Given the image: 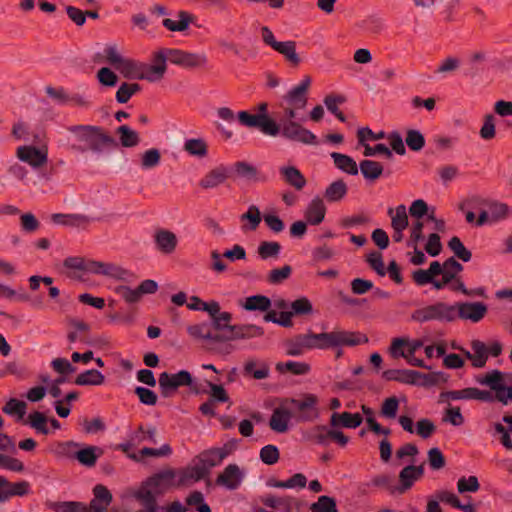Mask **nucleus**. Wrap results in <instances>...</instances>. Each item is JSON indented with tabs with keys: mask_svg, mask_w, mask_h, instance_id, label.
<instances>
[{
	"mask_svg": "<svg viewBox=\"0 0 512 512\" xmlns=\"http://www.w3.org/2000/svg\"><path fill=\"white\" fill-rule=\"evenodd\" d=\"M67 131L75 141L71 149L77 152L101 153L106 148L118 146L117 141L101 126L71 125L67 127Z\"/></svg>",
	"mask_w": 512,
	"mask_h": 512,
	"instance_id": "obj_1",
	"label": "nucleus"
},
{
	"mask_svg": "<svg viewBox=\"0 0 512 512\" xmlns=\"http://www.w3.org/2000/svg\"><path fill=\"white\" fill-rule=\"evenodd\" d=\"M314 349H329L340 346H357L368 342V337L360 332L334 329L331 332L311 333Z\"/></svg>",
	"mask_w": 512,
	"mask_h": 512,
	"instance_id": "obj_2",
	"label": "nucleus"
},
{
	"mask_svg": "<svg viewBox=\"0 0 512 512\" xmlns=\"http://www.w3.org/2000/svg\"><path fill=\"white\" fill-rule=\"evenodd\" d=\"M257 113L251 114L247 111H240L237 114L241 125L248 128H258L263 134L276 137L280 133L278 123L268 115V104L261 102L256 107Z\"/></svg>",
	"mask_w": 512,
	"mask_h": 512,
	"instance_id": "obj_3",
	"label": "nucleus"
},
{
	"mask_svg": "<svg viewBox=\"0 0 512 512\" xmlns=\"http://www.w3.org/2000/svg\"><path fill=\"white\" fill-rule=\"evenodd\" d=\"M477 382L488 386L493 392V400H497L503 405L512 402V374L492 370L483 377L478 378Z\"/></svg>",
	"mask_w": 512,
	"mask_h": 512,
	"instance_id": "obj_4",
	"label": "nucleus"
},
{
	"mask_svg": "<svg viewBox=\"0 0 512 512\" xmlns=\"http://www.w3.org/2000/svg\"><path fill=\"white\" fill-rule=\"evenodd\" d=\"M458 277L454 273L443 269L438 261H433L427 270L419 269L412 273L413 281L419 285L432 284L436 290L443 289Z\"/></svg>",
	"mask_w": 512,
	"mask_h": 512,
	"instance_id": "obj_5",
	"label": "nucleus"
},
{
	"mask_svg": "<svg viewBox=\"0 0 512 512\" xmlns=\"http://www.w3.org/2000/svg\"><path fill=\"white\" fill-rule=\"evenodd\" d=\"M285 404L290 405L297 422H314L320 417L319 398L315 394L305 393L298 399H287Z\"/></svg>",
	"mask_w": 512,
	"mask_h": 512,
	"instance_id": "obj_6",
	"label": "nucleus"
},
{
	"mask_svg": "<svg viewBox=\"0 0 512 512\" xmlns=\"http://www.w3.org/2000/svg\"><path fill=\"white\" fill-rule=\"evenodd\" d=\"M455 311L454 304L436 302L415 310L411 318L419 323L428 321L453 322L455 321Z\"/></svg>",
	"mask_w": 512,
	"mask_h": 512,
	"instance_id": "obj_7",
	"label": "nucleus"
},
{
	"mask_svg": "<svg viewBox=\"0 0 512 512\" xmlns=\"http://www.w3.org/2000/svg\"><path fill=\"white\" fill-rule=\"evenodd\" d=\"M117 70L128 79L146 80L154 83L159 81L160 68L152 64L135 61L125 58Z\"/></svg>",
	"mask_w": 512,
	"mask_h": 512,
	"instance_id": "obj_8",
	"label": "nucleus"
},
{
	"mask_svg": "<svg viewBox=\"0 0 512 512\" xmlns=\"http://www.w3.org/2000/svg\"><path fill=\"white\" fill-rule=\"evenodd\" d=\"M192 382V375L186 370H181L175 374L162 372L158 378L159 389L165 398L170 397L179 387H192Z\"/></svg>",
	"mask_w": 512,
	"mask_h": 512,
	"instance_id": "obj_9",
	"label": "nucleus"
},
{
	"mask_svg": "<svg viewBox=\"0 0 512 512\" xmlns=\"http://www.w3.org/2000/svg\"><path fill=\"white\" fill-rule=\"evenodd\" d=\"M282 137L289 141L299 142L305 145H316L317 137L310 130L304 128L298 122L278 123Z\"/></svg>",
	"mask_w": 512,
	"mask_h": 512,
	"instance_id": "obj_10",
	"label": "nucleus"
},
{
	"mask_svg": "<svg viewBox=\"0 0 512 512\" xmlns=\"http://www.w3.org/2000/svg\"><path fill=\"white\" fill-rule=\"evenodd\" d=\"M455 320L460 318L472 323L480 322L487 314V305L483 302H458L454 304Z\"/></svg>",
	"mask_w": 512,
	"mask_h": 512,
	"instance_id": "obj_11",
	"label": "nucleus"
},
{
	"mask_svg": "<svg viewBox=\"0 0 512 512\" xmlns=\"http://www.w3.org/2000/svg\"><path fill=\"white\" fill-rule=\"evenodd\" d=\"M449 400H480L483 402H491L493 401V394L490 391L480 390L475 387L445 391L440 394V402Z\"/></svg>",
	"mask_w": 512,
	"mask_h": 512,
	"instance_id": "obj_12",
	"label": "nucleus"
},
{
	"mask_svg": "<svg viewBox=\"0 0 512 512\" xmlns=\"http://www.w3.org/2000/svg\"><path fill=\"white\" fill-rule=\"evenodd\" d=\"M175 478L176 471L168 468L153 474L142 485L156 494H163L170 487L175 486Z\"/></svg>",
	"mask_w": 512,
	"mask_h": 512,
	"instance_id": "obj_13",
	"label": "nucleus"
},
{
	"mask_svg": "<svg viewBox=\"0 0 512 512\" xmlns=\"http://www.w3.org/2000/svg\"><path fill=\"white\" fill-rule=\"evenodd\" d=\"M311 84V78L310 76H305L303 80L295 87H293L291 90L288 91V93L284 96V104L304 109L307 105V91Z\"/></svg>",
	"mask_w": 512,
	"mask_h": 512,
	"instance_id": "obj_14",
	"label": "nucleus"
},
{
	"mask_svg": "<svg viewBox=\"0 0 512 512\" xmlns=\"http://www.w3.org/2000/svg\"><path fill=\"white\" fill-rule=\"evenodd\" d=\"M424 474V465L419 466L408 465L404 467L399 473V485L395 490H398V494H404L406 491L412 488L414 483L419 480Z\"/></svg>",
	"mask_w": 512,
	"mask_h": 512,
	"instance_id": "obj_15",
	"label": "nucleus"
},
{
	"mask_svg": "<svg viewBox=\"0 0 512 512\" xmlns=\"http://www.w3.org/2000/svg\"><path fill=\"white\" fill-rule=\"evenodd\" d=\"M285 352L288 356H301L308 350L314 349L311 332L298 334L284 342Z\"/></svg>",
	"mask_w": 512,
	"mask_h": 512,
	"instance_id": "obj_16",
	"label": "nucleus"
},
{
	"mask_svg": "<svg viewBox=\"0 0 512 512\" xmlns=\"http://www.w3.org/2000/svg\"><path fill=\"white\" fill-rule=\"evenodd\" d=\"M183 50L180 49H161L153 54V62L155 67L161 69L159 72V81L163 79L167 65L166 62L170 61L175 65H179Z\"/></svg>",
	"mask_w": 512,
	"mask_h": 512,
	"instance_id": "obj_17",
	"label": "nucleus"
},
{
	"mask_svg": "<svg viewBox=\"0 0 512 512\" xmlns=\"http://www.w3.org/2000/svg\"><path fill=\"white\" fill-rule=\"evenodd\" d=\"M387 381H397L404 384H418L426 375L419 371L408 369H389L382 373Z\"/></svg>",
	"mask_w": 512,
	"mask_h": 512,
	"instance_id": "obj_18",
	"label": "nucleus"
},
{
	"mask_svg": "<svg viewBox=\"0 0 512 512\" xmlns=\"http://www.w3.org/2000/svg\"><path fill=\"white\" fill-rule=\"evenodd\" d=\"M154 241L157 250L165 255L174 253L178 245L176 234L166 229L157 230L154 234Z\"/></svg>",
	"mask_w": 512,
	"mask_h": 512,
	"instance_id": "obj_19",
	"label": "nucleus"
},
{
	"mask_svg": "<svg viewBox=\"0 0 512 512\" xmlns=\"http://www.w3.org/2000/svg\"><path fill=\"white\" fill-rule=\"evenodd\" d=\"M17 157L31 165L33 168H39L47 162V152L33 146H20L17 148Z\"/></svg>",
	"mask_w": 512,
	"mask_h": 512,
	"instance_id": "obj_20",
	"label": "nucleus"
},
{
	"mask_svg": "<svg viewBox=\"0 0 512 512\" xmlns=\"http://www.w3.org/2000/svg\"><path fill=\"white\" fill-rule=\"evenodd\" d=\"M243 479V474L236 464H229L223 472L218 475L216 483L226 487L229 490H235L239 487Z\"/></svg>",
	"mask_w": 512,
	"mask_h": 512,
	"instance_id": "obj_21",
	"label": "nucleus"
},
{
	"mask_svg": "<svg viewBox=\"0 0 512 512\" xmlns=\"http://www.w3.org/2000/svg\"><path fill=\"white\" fill-rule=\"evenodd\" d=\"M292 417V411L284 405H281L273 410L269 420V426L274 432L285 433L289 429V422Z\"/></svg>",
	"mask_w": 512,
	"mask_h": 512,
	"instance_id": "obj_22",
	"label": "nucleus"
},
{
	"mask_svg": "<svg viewBox=\"0 0 512 512\" xmlns=\"http://www.w3.org/2000/svg\"><path fill=\"white\" fill-rule=\"evenodd\" d=\"M224 459V453H222L219 448H211L197 456L196 464L200 469L205 471V475L207 476L210 473V469L220 465Z\"/></svg>",
	"mask_w": 512,
	"mask_h": 512,
	"instance_id": "obj_23",
	"label": "nucleus"
},
{
	"mask_svg": "<svg viewBox=\"0 0 512 512\" xmlns=\"http://www.w3.org/2000/svg\"><path fill=\"white\" fill-rule=\"evenodd\" d=\"M68 324L70 331L67 334V339L70 343L80 341L84 344H91L88 339L90 326L86 322L72 318L68 320Z\"/></svg>",
	"mask_w": 512,
	"mask_h": 512,
	"instance_id": "obj_24",
	"label": "nucleus"
},
{
	"mask_svg": "<svg viewBox=\"0 0 512 512\" xmlns=\"http://www.w3.org/2000/svg\"><path fill=\"white\" fill-rule=\"evenodd\" d=\"M177 475L178 479L175 480V487H187L206 477L205 471L200 469L196 463L191 467L176 472Z\"/></svg>",
	"mask_w": 512,
	"mask_h": 512,
	"instance_id": "obj_25",
	"label": "nucleus"
},
{
	"mask_svg": "<svg viewBox=\"0 0 512 512\" xmlns=\"http://www.w3.org/2000/svg\"><path fill=\"white\" fill-rule=\"evenodd\" d=\"M363 422V418L359 413L350 412H334L330 416L329 424L331 426H339L340 428L355 429Z\"/></svg>",
	"mask_w": 512,
	"mask_h": 512,
	"instance_id": "obj_26",
	"label": "nucleus"
},
{
	"mask_svg": "<svg viewBox=\"0 0 512 512\" xmlns=\"http://www.w3.org/2000/svg\"><path fill=\"white\" fill-rule=\"evenodd\" d=\"M279 173L283 181L295 190L300 191L306 186V179L301 171L295 166H282Z\"/></svg>",
	"mask_w": 512,
	"mask_h": 512,
	"instance_id": "obj_27",
	"label": "nucleus"
},
{
	"mask_svg": "<svg viewBox=\"0 0 512 512\" xmlns=\"http://www.w3.org/2000/svg\"><path fill=\"white\" fill-rule=\"evenodd\" d=\"M228 178V168L224 165H219L210 170L199 182V185L204 189L216 188L223 184Z\"/></svg>",
	"mask_w": 512,
	"mask_h": 512,
	"instance_id": "obj_28",
	"label": "nucleus"
},
{
	"mask_svg": "<svg viewBox=\"0 0 512 512\" xmlns=\"http://www.w3.org/2000/svg\"><path fill=\"white\" fill-rule=\"evenodd\" d=\"M325 213L326 207L323 200L319 197H315L308 204L305 211V218L309 224L318 225L324 220Z\"/></svg>",
	"mask_w": 512,
	"mask_h": 512,
	"instance_id": "obj_29",
	"label": "nucleus"
},
{
	"mask_svg": "<svg viewBox=\"0 0 512 512\" xmlns=\"http://www.w3.org/2000/svg\"><path fill=\"white\" fill-rule=\"evenodd\" d=\"M51 220L55 224L70 226V227H85L91 222V218L83 214H52Z\"/></svg>",
	"mask_w": 512,
	"mask_h": 512,
	"instance_id": "obj_30",
	"label": "nucleus"
},
{
	"mask_svg": "<svg viewBox=\"0 0 512 512\" xmlns=\"http://www.w3.org/2000/svg\"><path fill=\"white\" fill-rule=\"evenodd\" d=\"M243 372L245 375L252 376L257 380H262L269 376L270 368L269 365L263 361L249 359L244 364Z\"/></svg>",
	"mask_w": 512,
	"mask_h": 512,
	"instance_id": "obj_31",
	"label": "nucleus"
},
{
	"mask_svg": "<svg viewBox=\"0 0 512 512\" xmlns=\"http://www.w3.org/2000/svg\"><path fill=\"white\" fill-rule=\"evenodd\" d=\"M178 21L166 18L162 21V25L172 32H183L188 29L190 23L193 22L194 16L187 11L181 10L177 13Z\"/></svg>",
	"mask_w": 512,
	"mask_h": 512,
	"instance_id": "obj_32",
	"label": "nucleus"
},
{
	"mask_svg": "<svg viewBox=\"0 0 512 512\" xmlns=\"http://www.w3.org/2000/svg\"><path fill=\"white\" fill-rule=\"evenodd\" d=\"M273 50L281 54L292 66H298L301 63V58L296 52L295 41H279Z\"/></svg>",
	"mask_w": 512,
	"mask_h": 512,
	"instance_id": "obj_33",
	"label": "nucleus"
},
{
	"mask_svg": "<svg viewBox=\"0 0 512 512\" xmlns=\"http://www.w3.org/2000/svg\"><path fill=\"white\" fill-rule=\"evenodd\" d=\"M263 335V329L256 325H233L231 327V334H229L228 338L237 340V339H249L260 337Z\"/></svg>",
	"mask_w": 512,
	"mask_h": 512,
	"instance_id": "obj_34",
	"label": "nucleus"
},
{
	"mask_svg": "<svg viewBox=\"0 0 512 512\" xmlns=\"http://www.w3.org/2000/svg\"><path fill=\"white\" fill-rule=\"evenodd\" d=\"M102 275L128 283L136 280V276L132 272L113 263L104 262Z\"/></svg>",
	"mask_w": 512,
	"mask_h": 512,
	"instance_id": "obj_35",
	"label": "nucleus"
},
{
	"mask_svg": "<svg viewBox=\"0 0 512 512\" xmlns=\"http://www.w3.org/2000/svg\"><path fill=\"white\" fill-rule=\"evenodd\" d=\"M387 214L391 219L392 229H406L408 227L409 219L404 204H400L396 208H388Z\"/></svg>",
	"mask_w": 512,
	"mask_h": 512,
	"instance_id": "obj_36",
	"label": "nucleus"
},
{
	"mask_svg": "<svg viewBox=\"0 0 512 512\" xmlns=\"http://www.w3.org/2000/svg\"><path fill=\"white\" fill-rule=\"evenodd\" d=\"M347 192L348 187L346 183L341 179L336 180L328 185V187L325 189L324 198L331 203L339 202L345 198Z\"/></svg>",
	"mask_w": 512,
	"mask_h": 512,
	"instance_id": "obj_37",
	"label": "nucleus"
},
{
	"mask_svg": "<svg viewBox=\"0 0 512 512\" xmlns=\"http://www.w3.org/2000/svg\"><path fill=\"white\" fill-rule=\"evenodd\" d=\"M331 158L334 161V165L341 171L349 174V175H357L358 174V166L355 160L345 154L333 152L331 153Z\"/></svg>",
	"mask_w": 512,
	"mask_h": 512,
	"instance_id": "obj_38",
	"label": "nucleus"
},
{
	"mask_svg": "<svg viewBox=\"0 0 512 512\" xmlns=\"http://www.w3.org/2000/svg\"><path fill=\"white\" fill-rule=\"evenodd\" d=\"M472 349V366L474 368H482L486 365L488 360V347L480 340H473L471 342Z\"/></svg>",
	"mask_w": 512,
	"mask_h": 512,
	"instance_id": "obj_39",
	"label": "nucleus"
},
{
	"mask_svg": "<svg viewBox=\"0 0 512 512\" xmlns=\"http://www.w3.org/2000/svg\"><path fill=\"white\" fill-rule=\"evenodd\" d=\"M360 171L363 177L370 182H374L383 173V165L373 160H362L359 164Z\"/></svg>",
	"mask_w": 512,
	"mask_h": 512,
	"instance_id": "obj_40",
	"label": "nucleus"
},
{
	"mask_svg": "<svg viewBox=\"0 0 512 512\" xmlns=\"http://www.w3.org/2000/svg\"><path fill=\"white\" fill-rule=\"evenodd\" d=\"M241 307L247 311H268L271 307V300L267 296L264 295H253L249 296L245 299L243 303L240 304Z\"/></svg>",
	"mask_w": 512,
	"mask_h": 512,
	"instance_id": "obj_41",
	"label": "nucleus"
},
{
	"mask_svg": "<svg viewBox=\"0 0 512 512\" xmlns=\"http://www.w3.org/2000/svg\"><path fill=\"white\" fill-rule=\"evenodd\" d=\"M184 150L191 156L204 158L208 155V144L203 138L187 139Z\"/></svg>",
	"mask_w": 512,
	"mask_h": 512,
	"instance_id": "obj_42",
	"label": "nucleus"
},
{
	"mask_svg": "<svg viewBox=\"0 0 512 512\" xmlns=\"http://www.w3.org/2000/svg\"><path fill=\"white\" fill-rule=\"evenodd\" d=\"M208 63V58L204 53H191L183 51L179 66L184 68H201L205 67Z\"/></svg>",
	"mask_w": 512,
	"mask_h": 512,
	"instance_id": "obj_43",
	"label": "nucleus"
},
{
	"mask_svg": "<svg viewBox=\"0 0 512 512\" xmlns=\"http://www.w3.org/2000/svg\"><path fill=\"white\" fill-rule=\"evenodd\" d=\"M116 133L119 135L120 144L125 148L136 147L140 143L138 132L127 125L119 126Z\"/></svg>",
	"mask_w": 512,
	"mask_h": 512,
	"instance_id": "obj_44",
	"label": "nucleus"
},
{
	"mask_svg": "<svg viewBox=\"0 0 512 512\" xmlns=\"http://www.w3.org/2000/svg\"><path fill=\"white\" fill-rule=\"evenodd\" d=\"M241 221H248V224L242 226L243 231H255L261 223L262 217L259 208L256 205H250L248 210L240 216Z\"/></svg>",
	"mask_w": 512,
	"mask_h": 512,
	"instance_id": "obj_45",
	"label": "nucleus"
},
{
	"mask_svg": "<svg viewBox=\"0 0 512 512\" xmlns=\"http://www.w3.org/2000/svg\"><path fill=\"white\" fill-rule=\"evenodd\" d=\"M105 381L104 375L96 370V369H90L86 370L82 373H80L75 378V384L80 386H87V385H101Z\"/></svg>",
	"mask_w": 512,
	"mask_h": 512,
	"instance_id": "obj_46",
	"label": "nucleus"
},
{
	"mask_svg": "<svg viewBox=\"0 0 512 512\" xmlns=\"http://www.w3.org/2000/svg\"><path fill=\"white\" fill-rule=\"evenodd\" d=\"M276 370L280 373L290 372L293 375H306L310 372L311 367L305 362H279L276 364Z\"/></svg>",
	"mask_w": 512,
	"mask_h": 512,
	"instance_id": "obj_47",
	"label": "nucleus"
},
{
	"mask_svg": "<svg viewBox=\"0 0 512 512\" xmlns=\"http://www.w3.org/2000/svg\"><path fill=\"white\" fill-rule=\"evenodd\" d=\"M153 492V490L148 489L147 487L141 486L140 490L138 491L136 497L138 500L141 501L142 505L144 506V510H140L137 512H156L157 510V501L156 497Z\"/></svg>",
	"mask_w": 512,
	"mask_h": 512,
	"instance_id": "obj_48",
	"label": "nucleus"
},
{
	"mask_svg": "<svg viewBox=\"0 0 512 512\" xmlns=\"http://www.w3.org/2000/svg\"><path fill=\"white\" fill-rule=\"evenodd\" d=\"M100 449L95 446H88L83 449H80L77 451L76 459L79 461L80 464L86 466V467H93L99 455L97 454V451Z\"/></svg>",
	"mask_w": 512,
	"mask_h": 512,
	"instance_id": "obj_49",
	"label": "nucleus"
},
{
	"mask_svg": "<svg viewBox=\"0 0 512 512\" xmlns=\"http://www.w3.org/2000/svg\"><path fill=\"white\" fill-rule=\"evenodd\" d=\"M160 161L161 153L157 148L148 149L140 155V165L143 170L157 167Z\"/></svg>",
	"mask_w": 512,
	"mask_h": 512,
	"instance_id": "obj_50",
	"label": "nucleus"
},
{
	"mask_svg": "<svg viewBox=\"0 0 512 512\" xmlns=\"http://www.w3.org/2000/svg\"><path fill=\"white\" fill-rule=\"evenodd\" d=\"M448 248L453 252L454 256L463 262H468L472 258V253L468 250L459 237L453 236L448 241Z\"/></svg>",
	"mask_w": 512,
	"mask_h": 512,
	"instance_id": "obj_51",
	"label": "nucleus"
},
{
	"mask_svg": "<svg viewBox=\"0 0 512 512\" xmlns=\"http://www.w3.org/2000/svg\"><path fill=\"white\" fill-rule=\"evenodd\" d=\"M49 507L55 512H87V505L79 501L53 502Z\"/></svg>",
	"mask_w": 512,
	"mask_h": 512,
	"instance_id": "obj_52",
	"label": "nucleus"
},
{
	"mask_svg": "<svg viewBox=\"0 0 512 512\" xmlns=\"http://www.w3.org/2000/svg\"><path fill=\"white\" fill-rule=\"evenodd\" d=\"M79 446L80 444L74 441L60 442L55 448V455L62 459H76Z\"/></svg>",
	"mask_w": 512,
	"mask_h": 512,
	"instance_id": "obj_53",
	"label": "nucleus"
},
{
	"mask_svg": "<svg viewBox=\"0 0 512 512\" xmlns=\"http://www.w3.org/2000/svg\"><path fill=\"white\" fill-rule=\"evenodd\" d=\"M5 492L7 495V501L14 496L23 497L30 493V484L25 480L15 483L9 482L7 480V485H5Z\"/></svg>",
	"mask_w": 512,
	"mask_h": 512,
	"instance_id": "obj_54",
	"label": "nucleus"
},
{
	"mask_svg": "<svg viewBox=\"0 0 512 512\" xmlns=\"http://www.w3.org/2000/svg\"><path fill=\"white\" fill-rule=\"evenodd\" d=\"M281 251V245L274 241H263L259 244L257 253L263 260L268 258H277Z\"/></svg>",
	"mask_w": 512,
	"mask_h": 512,
	"instance_id": "obj_55",
	"label": "nucleus"
},
{
	"mask_svg": "<svg viewBox=\"0 0 512 512\" xmlns=\"http://www.w3.org/2000/svg\"><path fill=\"white\" fill-rule=\"evenodd\" d=\"M141 90V86L138 83H122L116 92L117 102L124 104L129 99Z\"/></svg>",
	"mask_w": 512,
	"mask_h": 512,
	"instance_id": "obj_56",
	"label": "nucleus"
},
{
	"mask_svg": "<svg viewBox=\"0 0 512 512\" xmlns=\"http://www.w3.org/2000/svg\"><path fill=\"white\" fill-rule=\"evenodd\" d=\"M399 410V399L391 396L383 400L380 415L386 419H395Z\"/></svg>",
	"mask_w": 512,
	"mask_h": 512,
	"instance_id": "obj_57",
	"label": "nucleus"
},
{
	"mask_svg": "<svg viewBox=\"0 0 512 512\" xmlns=\"http://www.w3.org/2000/svg\"><path fill=\"white\" fill-rule=\"evenodd\" d=\"M479 135L483 140H491L496 135V117L493 114H486L483 118V125Z\"/></svg>",
	"mask_w": 512,
	"mask_h": 512,
	"instance_id": "obj_58",
	"label": "nucleus"
},
{
	"mask_svg": "<svg viewBox=\"0 0 512 512\" xmlns=\"http://www.w3.org/2000/svg\"><path fill=\"white\" fill-rule=\"evenodd\" d=\"M326 425H316L305 433V438L316 444L326 446L328 445V437L326 436Z\"/></svg>",
	"mask_w": 512,
	"mask_h": 512,
	"instance_id": "obj_59",
	"label": "nucleus"
},
{
	"mask_svg": "<svg viewBox=\"0 0 512 512\" xmlns=\"http://www.w3.org/2000/svg\"><path fill=\"white\" fill-rule=\"evenodd\" d=\"M291 273V266L284 265L280 268L272 269L267 275V281L272 285H278L287 280L291 276Z\"/></svg>",
	"mask_w": 512,
	"mask_h": 512,
	"instance_id": "obj_60",
	"label": "nucleus"
},
{
	"mask_svg": "<svg viewBox=\"0 0 512 512\" xmlns=\"http://www.w3.org/2000/svg\"><path fill=\"white\" fill-rule=\"evenodd\" d=\"M312 512H338L336 501L330 496H320L310 507Z\"/></svg>",
	"mask_w": 512,
	"mask_h": 512,
	"instance_id": "obj_61",
	"label": "nucleus"
},
{
	"mask_svg": "<svg viewBox=\"0 0 512 512\" xmlns=\"http://www.w3.org/2000/svg\"><path fill=\"white\" fill-rule=\"evenodd\" d=\"M405 142L410 150L420 151L425 146V138L419 130L410 129L406 133Z\"/></svg>",
	"mask_w": 512,
	"mask_h": 512,
	"instance_id": "obj_62",
	"label": "nucleus"
},
{
	"mask_svg": "<svg viewBox=\"0 0 512 512\" xmlns=\"http://www.w3.org/2000/svg\"><path fill=\"white\" fill-rule=\"evenodd\" d=\"M28 423L38 433H41L43 435H47L49 433V429L47 427V418L41 412L35 411L31 413L28 416Z\"/></svg>",
	"mask_w": 512,
	"mask_h": 512,
	"instance_id": "obj_63",
	"label": "nucleus"
},
{
	"mask_svg": "<svg viewBox=\"0 0 512 512\" xmlns=\"http://www.w3.org/2000/svg\"><path fill=\"white\" fill-rule=\"evenodd\" d=\"M114 292L128 304H134L141 300L138 289H132L127 285L116 286Z\"/></svg>",
	"mask_w": 512,
	"mask_h": 512,
	"instance_id": "obj_64",
	"label": "nucleus"
}]
</instances>
